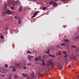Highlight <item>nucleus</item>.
<instances>
[{"label":"nucleus","instance_id":"1","mask_svg":"<svg viewBox=\"0 0 79 79\" xmlns=\"http://www.w3.org/2000/svg\"><path fill=\"white\" fill-rule=\"evenodd\" d=\"M58 52H57L56 53V56H60V57L62 56V54L61 53V51L58 50Z\"/></svg>","mask_w":79,"mask_h":79},{"label":"nucleus","instance_id":"2","mask_svg":"<svg viewBox=\"0 0 79 79\" xmlns=\"http://www.w3.org/2000/svg\"><path fill=\"white\" fill-rule=\"evenodd\" d=\"M48 58V56L47 55H43L42 56V59L45 60H47Z\"/></svg>","mask_w":79,"mask_h":79},{"label":"nucleus","instance_id":"3","mask_svg":"<svg viewBox=\"0 0 79 79\" xmlns=\"http://www.w3.org/2000/svg\"><path fill=\"white\" fill-rule=\"evenodd\" d=\"M0 72L2 73H6V70L4 69H0Z\"/></svg>","mask_w":79,"mask_h":79},{"label":"nucleus","instance_id":"4","mask_svg":"<svg viewBox=\"0 0 79 79\" xmlns=\"http://www.w3.org/2000/svg\"><path fill=\"white\" fill-rule=\"evenodd\" d=\"M10 68L11 69V68H12V71H14V72H15L16 71V69H15V66H11L10 67Z\"/></svg>","mask_w":79,"mask_h":79},{"label":"nucleus","instance_id":"5","mask_svg":"<svg viewBox=\"0 0 79 79\" xmlns=\"http://www.w3.org/2000/svg\"><path fill=\"white\" fill-rule=\"evenodd\" d=\"M49 63L51 65L53 66V62L52 60H49Z\"/></svg>","mask_w":79,"mask_h":79},{"label":"nucleus","instance_id":"6","mask_svg":"<svg viewBox=\"0 0 79 79\" xmlns=\"http://www.w3.org/2000/svg\"><path fill=\"white\" fill-rule=\"evenodd\" d=\"M6 13L8 14V15H11L12 14V12L10 11V10H7L6 11Z\"/></svg>","mask_w":79,"mask_h":79},{"label":"nucleus","instance_id":"7","mask_svg":"<svg viewBox=\"0 0 79 79\" xmlns=\"http://www.w3.org/2000/svg\"><path fill=\"white\" fill-rule=\"evenodd\" d=\"M39 13V11H36L35 12L34 14L32 16V17H35L37 14Z\"/></svg>","mask_w":79,"mask_h":79},{"label":"nucleus","instance_id":"8","mask_svg":"<svg viewBox=\"0 0 79 79\" xmlns=\"http://www.w3.org/2000/svg\"><path fill=\"white\" fill-rule=\"evenodd\" d=\"M19 12H21L23 11V7L22 6H20L19 7Z\"/></svg>","mask_w":79,"mask_h":79},{"label":"nucleus","instance_id":"9","mask_svg":"<svg viewBox=\"0 0 79 79\" xmlns=\"http://www.w3.org/2000/svg\"><path fill=\"white\" fill-rule=\"evenodd\" d=\"M14 18L15 19H19L20 17L18 15H16L14 17Z\"/></svg>","mask_w":79,"mask_h":79},{"label":"nucleus","instance_id":"10","mask_svg":"<svg viewBox=\"0 0 79 79\" xmlns=\"http://www.w3.org/2000/svg\"><path fill=\"white\" fill-rule=\"evenodd\" d=\"M22 76L24 77H27V73H22Z\"/></svg>","mask_w":79,"mask_h":79},{"label":"nucleus","instance_id":"11","mask_svg":"<svg viewBox=\"0 0 79 79\" xmlns=\"http://www.w3.org/2000/svg\"><path fill=\"white\" fill-rule=\"evenodd\" d=\"M57 5H58V4H57V3L55 2H54V3L53 4V6H56Z\"/></svg>","mask_w":79,"mask_h":79},{"label":"nucleus","instance_id":"12","mask_svg":"<svg viewBox=\"0 0 79 79\" xmlns=\"http://www.w3.org/2000/svg\"><path fill=\"white\" fill-rule=\"evenodd\" d=\"M11 3V0L8 1L7 2V3H8V5H10Z\"/></svg>","mask_w":79,"mask_h":79},{"label":"nucleus","instance_id":"13","mask_svg":"<svg viewBox=\"0 0 79 79\" xmlns=\"http://www.w3.org/2000/svg\"><path fill=\"white\" fill-rule=\"evenodd\" d=\"M46 53L48 54H49V53H50V50H49V49H48L46 51Z\"/></svg>","mask_w":79,"mask_h":79},{"label":"nucleus","instance_id":"14","mask_svg":"<svg viewBox=\"0 0 79 79\" xmlns=\"http://www.w3.org/2000/svg\"><path fill=\"white\" fill-rule=\"evenodd\" d=\"M64 41L66 43H68V42H69V40L67 39H65V40H64Z\"/></svg>","mask_w":79,"mask_h":79},{"label":"nucleus","instance_id":"15","mask_svg":"<svg viewBox=\"0 0 79 79\" xmlns=\"http://www.w3.org/2000/svg\"><path fill=\"white\" fill-rule=\"evenodd\" d=\"M38 60H39V58L38 57H36L35 59V62H37Z\"/></svg>","mask_w":79,"mask_h":79},{"label":"nucleus","instance_id":"16","mask_svg":"<svg viewBox=\"0 0 79 79\" xmlns=\"http://www.w3.org/2000/svg\"><path fill=\"white\" fill-rule=\"evenodd\" d=\"M11 3L13 4H16V2L14 1H11Z\"/></svg>","mask_w":79,"mask_h":79},{"label":"nucleus","instance_id":"17","mask_svg":"<svg viewBox=\"0 0 79 79\" xmlns=\"http://www.w3.org/2000/svg\"><path fill=\"white\" fill-rule=\"evenodd\" d=\"M54 3V1H51L49 2V5H52V4H53Z\"/></svg>","mask_w":79,"mask_h":79},{"label":"nucleus","instance_id":"18","mask_svg":"<svg viewBox=\"0 0 79 79\" xmlns=\"http://www.w3.org/2000/svg\"><path fill=\"white\" fill-rule=\"evenodd\" d=\"M76 51L78 52H79V47H78L76 50Z\"/></svg>","mask_w":79,"mask_h":79},{"label":"nucleus","instance_id":"19","mask_svg":"<svg viewBox=\"0 0 79 79\" xmlns=\"http://www.w3.org/2000/svg\"><path fill=\"white\" fill-rule=\"evenodd\" d=\"M63 53H64V55H66L67 53V52L65 51H63Z\"/></svg>","mask_w":79,"mask_h":79},{"label":"nucleus","instance_id":"20","mask_svg":"<svg viewBox=\"0 0 79 79\" xmlns=\"http://www.w3.org/2000/svg\"><path fill=\"white\" fill-rule=\"evenodd\" d=\"M11 10H15V8L14 6H12L11 8Z\"/></svg>","mask_w":79,"mask_h":79},{"label":"nucleus","instance_id":"21","mask_svg":"<svg viewBox=\"0 0 79 79\" xmlns=\"http://www.w3.org/2000/svg\"><path fill=\"white\" fill-rule=\"evenodd\" d=\"M65 43H61V45H62V46H65Z\"/></svg>","mask_w":79,"mask_h":79},{"label":"nucleus","instance_id":"22","mask_svg":"<svg viewBox=\"0 0 79 79\" xmlns=\"http://www.w3.org/2000/svg\"><path fill=\"white\" fill-rule=\"evenodd\" d=\"M28 56V57H29L30 58H33V56H32L31 55H28L27 56Z\"/></svg>","mask_w":79,"mask_h":79},{"label":"nucleus","instance_id":"23","mask_svg":"<svg viewBox=\"0 0 79 79\" xmlns=\"http://www.w3.org/2000/svg\"><path fill=\"white\" fill-rule=\"evenodd\" d=\"M2 14H3V15H6V12H5L3 11L2 12Z\"/></svg>","mask_w":79,"mask_h":79},{"label":"nucleus","instance_id":"24","mask_svg":"<svg viewBox=\"0 0 79 79\" xmlns=\"http://www.w3.org/2000/svg\"><path fill=\"white\" fill-rule=\"evenodd\" d=\"M76 39H78V40H79V35H78V36H77L76 37Z\"/></svg>","mask_w":79,"mask_h":79},{"label":"nucleus","instance_id":"25","mask_svg":"<svg viewBox=\"0 0 79 79\" xmlns=\"http://www.w3.org/2000/svg\"><path fill=\"white\" fill-rule=\"evenodd\" d=\"M68 57V54H65L64 55V58H67V57Z\"/></svg>","mask_w":79,"mask_h":79},{"label":"nucleus","instance_id":"26","mask_svg":"<svg viewBox=\"0 0 79 79\" xmlns=\"http://www.w3.org/2000/svg\"><path fill=\"white\" fill-rule=\"evenodd\" d=\"M43 10H46V7H44L42 8Z\"/></svg>","mask_w":79,"mask_h":79},{"label":"nucleus","instance_id":"27","mask_svg":"<svg viewBox=\"0 0 79 79\" xmlns=\"http://www.w3.org/2000/svg\"><path fill=\"white\" fill-rule=\"evenodd\" d=\"M34 73H33L32 74H31V77H34Z\"/></svg>","mask_w":79,"mask_h":79},{"label":"nucleus","instance_id":"28","mask_svg":"<svg viewBox=\"0 0 79 79\" xmlns=\"http://www.w3.org/2000/svg\"><path fill=\"white\" fill-rule=\"evenodd\" d=\"M0 38H2V39H3V35H1L0 37Z\"/></svg>","mask_w":79,"mask_h":79},{"label":"nucleus","instance_id":"29","mask_svg":"<svg viewBox=\"0 0 79 79\" xmlns=\"http://www.w3.org/2000/svg\"><path fill=\"white\" fill-rule=\"evenodd\" d=\"M38 58V60H40L41 59V57L40 56H39Z\"/></svg>","mask_w":79,"mask_h":79},{"label":"nucleus","instance_id":"30","mask_svg":"<svg viewBox=\"0 0 79 79\" xmlns=\"http://www.w3.org/2000/svg\"><path fill=\"white\" fill-rule=\"evenodd\" d=\"M31 79H37V78H36V77H31Z\"/></svg>","mask_w":79,"mask_h":79},{"label":"nucleus","instance_id":"31","mask_svg":"<svg viewBox=\"0 0 79 79\" xmlns=\"http://www.w3.org/2000/svg\"><path fill=\"white\" fill-rule=\"evenodd\" d=\"M27 58L30 60V61H31V59L30 58V57L27 56Z\"/></svg>","mask_w":79,"mask_h":79},{"label":"nucleus","instance_id":"32","mask_svg":"<svg viewBox=\"0 0 79 79\" xmlns=\"http://www.w3.org/2000/svg\"><path fill=\"white\" fill-rule=\"evenodd\" d=\"M72 48H76V46L73 45L72 46Z\"/></svg>","mask_w":79,"mask_h":79},{"label":"nucleus","instance_id":"33","mask_svg":"<svg viewBox=\"0 0 79 79\" xmlns=\"http://www.w3.org/2000/svg\"><path fill=\"white\" fill-rule=\"evenodd\" d=\"M15 79H17V78H18V75H15Z\"/></svg>","mask_w":79,"mask_h":79},{"label":"nucleus","instance_id":"34","mask_svg":"<svg viewBox=\"0 0 79 79\" xmlns=\"http://www.w3.org/2000/svg\"><path fill=\"white\" fill-rule=\"evenodd\" d=\"M27 53L29 54H31V51H28Z\"/></svg>","mask_w":79,"mask_h":79},{"label":"nucleus","instance_id":"35","mask_svg":"<svg viewBox=\"0 0 79 79\" xmlns=\"http://www.w3.org/2000/svg\"><path fill=\"white\" fill-rule=\"evenodd\" d=\"M27 68H26V66H24L23 67V69H26Z\"/></svg>","mask_w":79,"mask_h":79},{"label":"nucleus","instance_id":"36","mask_svg":"<svg viewBox=\"0 0 79 79\" xmlns=\"http://www.w3.org/2000/svg\"><path fill=\"white\" fill-rule=\"evenodd\" d=\"M42 64L43 65H45V64H46L45 63H44V62H42Z\"/></svg>","mask_w":79,"mask_h":79},{"label":"nucleus","instance_id":"37","mask_svg":"<svg viewBox=\"0 0 79 79\" xmlns=\"http://www.w3.org/2000/svg\"><path fill=\"white\" fill-rule=\"evenodd\" d=\"M16 65L17 66H19V64H16Z\"/></svg>","mask_w":79,"mask_h":79},{"label":"nucleus","instance_id":"38","mask_svg":"<svg viewBox=\"0 0 79 79\" xmlns=\"http://www.w3.org/2000/svg\"><path fill=\"white\" fill-rule=\"evenodd\" d=\"M8 64H5V67H6V68H7V67H8Z\"/></svg>","mask_w":79,"mask_h":79},{"label":"nucleus","instance_id":"39","mask_svg":"<svg viewBox=\"0 0 79 79\" xmlns=\"http://www.w3.org/2000/svg\"><path fill=\"white\" fill-rule=\"evenodd\" d=\"M27 65H28V66H31V63H29V64H27Z\"/></svg>","mask_w":79,"mask_h":79},{"label":"nucleus","instance_id":"40","mask_svg":"<svg viewBox=\"0 0 79 79\" xmlns=\"http://www.w3.org/2000/svg\"><path fill=\"white\" fill-rule=\"evenodd\" d=\"M16 2V4H17V3H18L19 2V1L17 0L16 1V2Z\"/></svg>","mask_w":79,"mask_h":79},{"label":"nucleus","instance_id":"41","mask_svg":"<svg viewBox=\"0 0 79 79\" xmlns=\"http://www.w3.org/2000/svg\"><path fill=\"white\" fill-rule=\"evenodd\" d=\"M0 76H2V77H5V75H0Z\"/></svg>","mask_w":79,"mask_h":79},{"label":"nucleus","instance_id":"42","mask_svg":"<svg viewBox=\"0 0 79 79\" xmlns=\"http://www.w3.org/2000/svg\"><path fill=\"white\" fill-rule=\"evenodd\" d=\"M51 57H52V58H54V57H55V55H52Z\"/></svg>","mask_w":79,"mask_h":79},{"label":"nucleus","instance_id":"43","mask_svg":"<svg viewBox=\"0 0 79 79\" xmlns=\"http://www.w3.org/2000/svg\"><path fill=\"white\" fill-rule=\"evenodd\" d=\"M27 79H30V78L29 76L27 77Z\"/></svg>","mask_w":79,"mask_h":79},{"label":"nucleus","instance_id":"44","mask_svg":"<svg viewBox=\"0 0 79 79\" xmlns=\"http://www.w3.org/2000/svg\"><path fill=\"white\" fill-rule=\"evenodd\" d=\"M52 55L50 54H49L48 55L49 56H51L52 57Z\"/></svg>","mask_w":79,"mask_h":79},{"label":"nucleus","instance_id":"45","mask_svg":"<svg viewBox=\"0 0 79 79\" xmlns=\"http://www.w3.org/2000/svg\"><path fill=\"white\" fill-rule=\"evenodd\" d=\"M57 47L58 48H59V47H60V45H58L57 46Z\"/></svg>","mask_w":79,"mask_h":79},{"label":"nucleus","instance_id":"46","mask_svg":"<svg viewBox=\"0 0 79 79\" xmlns=\"http://www.w3.org/2000/svg\"><path fill=\"white\" fill-rule=\"evenodd\" d=\"M69 68H71V65H68Z\"/></svg>","mask_w":79,"mask_h":79},{"label":"nucleus","instance_id":"47","mask_svg":"<svg viewBox=\"0 0 79 79\" xmlns=\"http://www.w3.org/2000/svg\"><path fill=\"white\" fill-rule=\"evenodd\" d=\"M18 21L19 22L20 21V19H18Z\"/></svg>","mask_w":79,"mask_h":79},{"label":"nucleus","instance_id":"48","mask_svg":"<svg viewBox=\"0 0 79 79\" xmlns=\"http://www.w3.org/2000/svg\"><path fill=\"white\" fill-rule=\"evenodd\" d=\"M6 30H7V29H8V27L6 28Z\"/></svg>","mask_w":79,"mask_h":79},{"label":"nucleus","instance_id":"49","mask_svg":"<svg viewBox=\"0 0 79 79\" xmlns=\"http://www.w3.org/2000/svg\"><path fill=\"white\" fill-rule=\"evenodd\" d=\"M77 77H78V78H79V75L77 76Z\"/></svg>","mask_w":79,"mask_h":79},{"label":"nucleus","instance_id":"50","mask_svg":"<svg viewBox=\"0 0 79 79\" xmlns=\"http://www.w3.org/2000/svg\"><path fill=\"white\" fill-rule=\"evenodd\" d=\"M41 61H44V60H43L42 59H41Z\"/></svg>","mask_w":79,"mask_h":79},{"label":"nucleus","instance_id":"51","mask_svg":"<svg viewBox=\"0 0 79 79\" xmlns=\"http://www.w3.org/2000/svg\"><path fill=\"white\" fill-rule=\"evenodd\" d=\"M66 44V45H69V44L68 43H67Z\"/></svg>","mask_w":79,"mask_h":79},{"label":"nucleus","instance_id":"52","mask_svg":"<svg viewBox=\"0 0 79 79\" xmlns=\"http://www.w3.org/2000/svg\"><path fill=\"white\" fill-rule=\"evenodd\" d=\"M64 28H65V27H66V26H64Z\"/></svg>","mask_w":79,"mask_h":79},{"label":"nucleus","instance_id":"53","mask_svg":"<svg viewBox=\"0 0 79 79\" xmlns=\"http://www.w3.org/2000/svg\"><path fill=\"white\" fill-rule=\"evenodd\" d=\"M33 1H35V0H33Z\"/></svg>","mask_w":79,"mask_h":79},{"label":"nucleus","instance_id":"54","mask_svg":"<svg viewBox=\"0 0 79 79\" xmlns=\"http://www.w3.org/2000/svg\"><path fill=\"white\" fill-rule=\"evenodd\" d=\"M66 60V59H65L64 60Z\"/></svg>","mask_w":79,"mask_h":79},{"label":"nucleus","instance_id":"55","mask_svg":"<svg viewBox=\"0 0 79 79\" xmlns=\"http://www.w3.org/2000/svg\"><path fill=\"white\" fill-rule=\"evenodd\" d=\"M65 0H62V1H64Z\"/></svg>","mask_w":79,"mask_h":79},{"label":"nucleus","instance_id":"56","mask_svg":"<svg viewBox=\"0 0 79 79\" xmlns=\"http://www.w3.org/2000/svg\"><path fill=\"white\" fill-rule=\"evenodd\" d=\"M1 35V33H0V35Z\"/></svg>","mask_w":79,"mask_h":79},{"label":"nucleus","instance_id":"57","mask_svg":"<svg viewBox=\"0 0 79 79\" xmlns=\"http://www.w3.org/2000/svg\"><path fill=\"white\" fill-rule=\"evenodd\" d=\"M67 61L66 60H65V61Z\"/></svg>","mask_w":79,"mask_h":79},{"label":"nucleus","instance_id":"58","mask_svg":"<svg viewBox=\"0 0 79 79\" xmlns=\"http://www.w3.org/2000/svg\"><path fill=\"white\" fill-rule=\"evenodd\" d=\"M19 24H21V23L20 22V23H19Z\"/></svg>","mask_w":79,"mask_h":79},{"label":"nucleus","instance_id":"59","mask_svg":"<svg viewBox=\"0 0 79 79\" xmlns=\"http://www.w3.org/2000/svg\"><path fill=\"white\" fill-rule=\"evenodd\" d=\"M37 64H38V63H37Z\"/></svg>","mask_w":79,"mask_h":79}]
</instances>
